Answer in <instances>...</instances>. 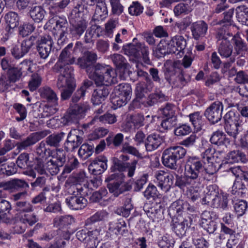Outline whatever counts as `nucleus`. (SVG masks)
Returning a JSON list of instances; mask_svg holds the SVG:
<instances>
[{
  "label": "nucleus",
  "mask_w": 248,
  "mask_h": 248,
  "mask_svg": "<svg viewBox=\"0 0 248 248\" xmlns=\"http://www.w3.org/2000/svg\"><path fill=\"white\" fill-rule=\"evenodd\" d=\"M97 55L91 51H86L83 55L78 58L77 64L81 69L89 74V77L93 79L96 85L113 83L115 72L112 67L108 65L96 63Z\"/></svg>",
  "instance_id": "f257e3e1"
},
{
  "label": "nucleus",
  "mask_w": 248,
  "mask_h": 248,
  "mask_svg": "<svg viewBox=\"0 0 248 248\" xmlns=\"http://www.w3.org/2000/svg\"><path fill=\"white\" fill-rule=\"evenodd\" d=\"M202 169V164L197 159L188 158L185 166L184 175H176L175 186L184 190L191 186L201 185L200 172Z\"/></svg>",
  "instance_id": "f03ea898"
},
{
  "label": "nucleus",
  "mask_w": 248,
  "mask_h": 248,
  "mask_svg": "<svg viewBox=\"0 0 248 248\" xmlns=\"http://www.w3.org/2000/svg\"><path fill=\"white\" fill-rule=\"evenodd\" d=\"M15 210L17 212L14 217L16 221L20 220L24 224H28L32 226L39 220L34 213L30 214L33 210V206L27 201L16 202L15 203Z\"/></svg>",
  "instance_id": "7ed1b4c3"
},
{
  "label": "nucleus",
  "mask_w": 248,
  "mask_h": 248,
  "mask_svg": "<svg viewBox=\"0 0 248 248\" xmlns=\"http://www.w3.org/2000/svg\"><path fill=\"white\" fill-rule=\"evenodd\" d=\"M186 153V149L182 146L170 147L165 149L162 153V163L167 168L176 170L178 167L177 161L183 158Z\"/></svg>",
  "instance_id": "20e7f679"
},
{
  "label": "nucleus",
  "mask_w": 248,
  "mask_h": 248,
  "mask_svg": "<svg viewBox=\"0 0 248 248\" xmlns=\"http://www.w3.org/2000/svg\"><path fill=\"white\" fill-rule=\"evenodd\" d=\"M125 175L123 173L118 172L108 176L105 181L108 183L107 187L109 191L115 197L128 190L125 182Z\"/></svg>",
  "instance_id": "39448f33"
},
{
  "label": "nucleus",
  "mask_w": 248,
  "mask_h": 248,
  "mask_svg": "<svg viewBox=\"0 0 248 248\" xmlns=\"http://www.w3.org/2000/svg\"><path fill=\"white\" fill-rule=\"evenodd\" d=\"M50 157L51 158L46 163L45 167L46 171L51 175H56L66 161V152L62 149H57Z\"/></svg>",
  "instance_id": "423d86ee"
},
{
  "label": "nucleus",
  "mask_w": 248,
  "mask_h": 248,
  "mask_svg": "<svg viewBox=\"0 0 248 248\" xmlns=\"http://www.w3.org/2000/svg\"><path fill=\"white\" fill-rule=\"evenodd\" d=\"M112 165L110 168L111 171L115 172L118 170L119 172L123 173V171L126 170L128 177H132L134 175L136 169L141 164V162L137 159H133L130 162L124 163L115 157L112 158Z\"/></svg>",
  "instance_id": "0eeeda50"
},
{
  "label": "nucleus",
  "mask_w": 248,
  "mask_h": 248,
  "mask_svg": "<svg viewBox=\"0 0 248 248\" xmlns=\"http://www.w3.org/2000/svg\"><path fill=\"white\" fill-rule=\"evenodd\" d=\"M116 97L112 99V103L117 107H121L127 104L131 99L132 88L129 84L123 83L115 88Z\"/></svg>",
  "instance_id": "6e6552de"
},
{
  "label": "nucleus",
  "mask_w": 248,
  "mask_h": 248,
  "mask_svg": "<svg viewBox=\"0 0 248 248\" xmlns=\"http://www.w3.org/2000/svg\"><path fill=\"white\" fill-rule=\"evenodd\" d=\"M165 77L169 84L174 88H182L191 80L190 76L186 75L184 70H181L177 75L174 70H167Z\"/></svg>",
  "instance_id": "1a4fd4ad"
},
{
  "label": "nucleus",
  "mask_w": 248,
  "mask_h": 248,
  "mask_svg": "<svg viewBox=\"0 0 248 248\" xmlns=\"http://www.w3.org/2000/svg\"><path fill=\"white\" fill-rule=\"evenodd\" d=\"M101 229L100 227L95 230H89L86 228L77 232V238L86 244L87 248H96L97 246V238Z\"/></svg>",
  "instance_id": "9d476101"
},
{
  "label": "nucleus",
  "mask_w": 248,
  "mask_h": 248,
  "mask_svg": "<svg viewBox=\"0 0 248 248\" xmlns=\"http://www.w3.org/2000/svg\"><path fill=\"white\" fill-rule=\"evenodd\" d=\"M239 115H236L233 111H230L224 117L225 121V130L226 133L236 139L237 135L241 131L240 126L238 122Z\"/></svg>",
  "instance_id": "9b49d317"
},
{
  "label": "nucleus",
  "mask_w": 248,
  "mask_h": 248,
  "mask_svg": "<svg viewBox=\"0 0 248 248\" xmlns=\"http://www.w3.org/2000/svg\"><path fill=\"white\" fill-rule=\"evenodd\" d=\"M54 46L53 39L49 35L41 36L36 41L38 56L42 60L46 59L50 54Z\"/></svg>",
  "instance_id": "f8f14e48"
},
{
  "label": "nucleus",
  "mask_w": 248,
  "mask_h": 248,
  "mask_svg": "<svg viewBox=\"0 0 248 248\" xmlns=\"http://www.w3.org/2000/svg\"><path fill=\"white\" fill-rule=\"evenodd\" d=\"M136 72L138 77L142 78L145 80L144 82L138 83L136 89L137 97L141 98L144 96L145 93L150 92L153 89L154 83L147 72L141 69H138Z\"/></svg>",
  "instance_id": "ddd939ff"
},
{
  "label": "nucleus",
  "mask_w": 248,
  "mask_h": 248,
  "mask_svg": "<svg viewBox=\"0 0 248 248\" xmlns=\"http://www.w3.org/2000/svg\"><path fill=\"white\" fill-rule=\"evenodd\" d=\"M223 110L222 103L219 101H216L207 108L204 115L211 123L215 124L221 120Z\"/></svg>",
  "instance_id": "4468645a"
},
{
  "label": "nucleus",
  "mask_w": 248,
  "mask_h": 248,
  "mask_svg": "<svg viewBox=\"0 0 248 248\" xmlns=\"http://www.w3.org/2000/svg\"><path fill=\"white\" fill-rule=\"evenodd\" d=\"M35 40L36 37L32 35L29 39L24 40L20 46L15 45L10 50L12 56L16 60L23 57L34 45Z\"/></svg>",
  "instance_id": "2eb2a0df"
},
{
  "label": "nucleus",
  "mask_w": 248,
  "mask_h": 248,
  "mask_svg": "<svg viewBox=\"0 0 248 248\" xmlns=\"http://www.w3.org/2000/svg\"><path fill=\"white\" fill-rule=\"evenodd\" d=\"M217 51L222 58H229V61L224 63L225 68H229L236 60V56L233 52V46L229 41H221L218 46Z\"/></svg>",
  "instance_id": "dca6fc26"
},
{
  "label": "nucleus",
  "mask_w": 248,
  "mask_h": 248,
  "mask_svg": "<svg viewBox=\"0 0 248 248\" xmlns=\"http://www.w3.org/2000/svg\"><path fill=\"white\" fill-rule=\"evenodd\" d=\"M89 109V107L87 105L78 106L67 112L62 118L61 122L64 125L77 123L82 114Z\"/></svg>",
  "instance_id": "f3484780"
},
{
  "label": "nucleus",
  "mask_w": 248,
  "mask_h": 248,
  "mask_svg": "<svg viewBox=\"0 0 248 248\" xmlns=\"http://www.w3.org/2000/svg\"><path fill=\"white\" fill-rule=\"evenodd\" d=\"M80 131L74 129L70 131L64 143V149L67 152H73L78 148L83 142V138L80 135Z\"/></svg>",
  "instance_id": "a211bd4d"
},
{
  "label": "nucleus",
  "mask_w": 248,
  "mask_h": 248,
  "mask_svg": "<svg viewBox=\"0 0 248 248\" xmlns=\"http://www.w3.org/2000/svg\"><path fill=\"white\" fill-rule=\"evenodd\" d=\"M49 132L47 131H39L31 134L23 141L18 142L17 147L19 150H26L35 144L38 141L46 137Z\"/></svg>",
  "instance_id": "6ab92c4d"
},
{
  "label": "nucleus",
  "mask_w": 248,
  "mask_h": 248,
  "mask_svg": "<svg viewBox=\"0 0 248 248\" xmlns=\"http://www.w3.org/2000/svg\"><path fill=\"white\" fill-rule=\"evenodd\" d=\"M155 176L161 190L165 192L168 191L173 184V176L163 170H159L155 172Z\"/></svg>",
  "instance_id": "aec40b11"
},
{
  "label": "nucleus",
  "mask_w": 248,
  "mask_h": 248,
  "mask_svg": "<svg viewBox=\"0 0 248 248\" xmlns=\"http://www.w3.org/2000/svg\"><path fill=\"white\" fill-rule=\"evenodd\" d=\"M213 212L205 211L201 215L200 225L209 234L213 233L217 228V223L213 218Z\"/></svg>",
  "instance_id": "412c9836"
},
{
  "label": "nucleus",
  "mask_w": 248,
  "mask_h": 248,
  "mask_svg": "<svg viewBox=\"0 0 248 248\" xmlns=\"http://www.w3.org/2000/svg\"><path fill=\"white\" fill-rule=\"evenodd\" d=\"M75 16H70V22L71 25L70 33L76 38L79 37L85 31L87 27L88 22L84 19H77Z\"/></svg>",
  "instance_id": "4be33fe9"
},
{
  "label": "nucleus",
  "mask_w": 248,
  "mask_h": 248,
  "mask_svg": "<svg viewBox=\"0 0 248 248\" xmlns=\"http://www.w3.org/2000/svg\"><path fill=\"white\" fill-rule=\"evenodd\" d=\"M114 78V77L113 78ZM113 83H114V78H113ZM112 84V83H111ZM109 84H102L99 86V87L94 90L91 101L93 105H98L102 103L107 97L109 93V87L107 85ZM111 84V83L110 84Z\"/></svg>",
  "instance_id": "5701e85b"
},
{
  "label": "nucleus",
  "mask_w": 248,
  "mask_h": 248,
  "mask_svg": "<svg viewBox=\"0 0 248 248\" xmlns=\"http://www.w3.org/2000/svg\"><path fill=\"white\" fill-rule=\"evenodd\" d=\"M177 49L175 46L173 45V41L161 40L155 51L156 57L160 58L166 54H175L176 55Z\"/></svg>",
  "instance_id": "b1692460"
},
{
  "label": "nucleus",
  "mask_w": 248,
  "mask_h": 248,
  "mask_svg": "<svg viewBox=\"0 0 248 248\" xmlns=\"http://www.w3.org/2000/svg\"><path fill=\"white\" fill-rule=\"evenodd\" d=\"M11 205L10 202L6 200L0 201V222L6 224L15 223L16 219L10 213Z\"/></svg>",
  "instance_id": "393cba45"
},
{
  "label": "nucleus",
  "mask_w": 248,
  "mask_h": 248,
  "mask_svg": "<svg viewBox=\"0 0 248 248\" xmlns=\"http://www.w3.org/2000/svg\"><path fill=\"white\" fill-rule=\"evenodd\" d=\"M66 203L72 210H80L85 207L87 204V200L83 196L77 195L75 191H73L72 196L66 199Z\"/></svg>",
  "instance_id": "a878e982"
},
{
  "label": "nucleus",
  "mask_w": 248,
  "mask_h": 248,
  "mask_svg": "<svg viewBox=\"0 0 248 248\" xmlns=\"http://www.w3.org/2000/svg\"><path fill=\"white\" fill-rule=\"evenodd\" d=\"M208 29V24L203 20L193 22L190 27L193 38L196 40L204 37Z\"/></svg>",
  "instance_id": "bb28decb"
},
{
  "label": "nucleus",
  "mask_w": 248,
  "mask_h": 248,
  "mask_svg": "<svg viewBox=\"0 0 248 248\" xmlns=\"http://www.w3.org/2000/svg\"><path fill=\"white\" fill-rule=\"evenodd\" d=\"M108 160L104 156H99L94 159L89 166V169L94 175H98L107 170Z\"/></svg>",
  "instance_id": "cd10ccee"
},
{
  "label": "nucleus",
  "mask_w": 248,
  "mask_h": 248,
  "mask_svg": "<svg viewBox=\"0 0 248 248\" xmlns=\"http://www.w3.org/2000/svg\"><path fill=\"white\" fill-rule=\"evenodd\" d=\"M164 142L162 136L157 133L149 135L146 138L145 146L147 151L151 152L157 149Z\"/></svg>",
  "instance_id": "c85d7f7f"
},
{
  "label": "nucleus",
  "mask_w": 248,
  "mask_h": 248,
  "mask_svg": "<svg viewBox=\"0 0 248 248\" xmlns=\"http://www.w3.org/2000/svg\"><path fill=\"white\" fill-rule=\"evenodd\" d=\"M73 43L69 44L62 51L59 57V62L60 64H72L75 62V59L72 55Z\"/></svg>",
  "instance_id": "c756f323"
},
{
  "label": "nucleus",
  "mask_w": 248,
  "mask_h": 248,
  "mask_svg": "<svg viewBox=\"0 0 248 248\" xmlns=\"http://www.w3.org/2000/svg\"><path fill=\"white\" fill-rule=\"evenodd\" d=\"M108 215V213L104 210L99 211L85 220L84 226L89 230H93L95 223L104 220L107 217Z\"/></svg>",
  "instance_id": "7c9ffc66"
},
{
  "label": "nucleus",
  "mask_w": 248,
  "mask_h": 248,
  "mask_svg": "<svg viewBox=\"0 0 248 248\" xmlns=\"http://www.w3.org/2000/svg\"><path fill=\"white\" fill-rule=\"evenodd\" d=\"M195 2V0H190L189 2L177 4L173 9L175 16H178L181 15L188 14L192 11Z\"/></svg>",
  "instance_id": "2f4dec72"
},
{
  "label": "nucleus",
  "mask_w": 248,
  "mask_h": 248,
  "mask_svg": "<svg viewBox=\"0 0 248 248\" xmlns=\"http://www.w3.org/2000/svg\"><path fill=\"white\" fill-rule=\"evenodd\" d=\"M74 222V218L70 215L56 216L53 220V224L58 229L66 228Z\"/></svg>",
  "instance_id": "473e14b6"
},
{
  "label": "nucleus",
  "mask_w": 248,
  "mask_h": 248,
  "mask_svg": "<svg viewBox=\"0 0 248 248\" xmlns=\"http://www.w3.org/2000/svg\"><path fill=\"white\" fill-rule=\"evenodd\" d=\"M123 50L125 55L133 57L134 59H133L132 61L135 62H139L141 58V54L139 52V43L136 45L132 44L124 45L123 46ZM130 60L132 61L131 59Z\"/></svg>",
  "instance_id": "72a5a7b5"
},
{
  "label": "nucleus",
  "mask_w": 248,
  "mask_h": 248,
  "mask_svg": "<svg viewBox=\"0 0 248 248\" xmlns=\"http://www.w3.org/2000/svg\"><path fill=\"white\" fill-rule=\"evenodd\" d=\"M192 220L190 218H184L181 222L176 221L172 225V229L178 236L184 235L188 227H190Z\"/></svg>",
  "instance_id": "f704fd0d"
},
{
  "label": "nucleus",
  "mask_w": 248,
  "mask_h": 248,
  "mask_svg": "<svg viewBox=\"0 0 248 248\" xmlns=\"http://www.w3.org/2000/svg\"><path fill=\"white\" fill-rule=\"evenodd\" d=\"M232 44L234 48V54L236 57L238 55L242 56L243 53L248 49L247 45L244 40L238 35L233 36Z\"/></svg>",
  "instance_id": "c9c22d12"
},
{
  "label": "nucleus",
  "mask_w": 248,
  "mask_h": 248,
  "mask_svg": "<svg viewBox=\"0 0 248 248\" xmlns=\"http://www.w3.org/2000/svg\"><path fill=\"white\" fill-rule=\"evenodd\" d=\"M226 159L228 163H233L239 162L245 163L247 161L245 154L239 150L230 152L227 155Z\"/></svg>",
  "instance_id": "e433bc0d"
},
{
  "label": "nucleus",
  "mask_w": 248,
  "mask_h": 248,
  "mask_svg": "<svg viewBox=\"0 0 248 248\" xmlns=\"http://www.w3.org/2000/svg\"><path fill=\"white\" fill-rule=\"evenodd\" d=\"M114 65L118 69H126L129 66L126 59L121 54L115 53L109 56Z\"/></svg>",
  "instance_id": "4c0bfd02"
},
{
  "label": "nucleus",
  "mask_w": 248,
  "mask_h": 248,
  "mask_svg": "<svg viewBox=\"0 0 248 248\" xmlns=\"http://www.w3.org/2000/svg\"><path fill=\"white\" fill-rule=\"evenodd\" d=\"M248 186L247 182H243L240 178H237L232 186V193L233 195H237L245 194L247 191Z\"/></svg>",
  "instance_id": "58836bf2"
},
{
  "label": "nucleus",
  "mask_w": 248,
  "mask_h": 248,
  "mask_svg": "<svg viewBox=\"0 0 248 248\" xmlns=\"http://www.w3.org/2000/svg\"><path fill=\"white\" fill-rule=\"evenodd\" d=\"M185 202H186L182 200L173 202L169 208V213L174 216L182 215L184 213Z\"/></svg>",
  "instance_id": "ea45409f"
},
{
  "label": "nucleus",
  "mask_w": 248,
  "mask_h": 248,
  "mask_svg": "<svg viewBox=\"0 0 248 248\" xmlns=\"http://www.w3.org/2000/svg\"><path fill=\"white\" fill-rule=\"evenodd\" d=\"M65 133L61 132L57 134H53L48 136L46 139V143L51 147H58L63 139Z\"/></svg>",
  "instance_id": "a19ab883"
},
{
  "label": "nucleus",
  "mask_w": 248,
  "mask_h": 248,
  "mask_svg": "<svg viewBox=\"0 0 248 248\" xmlns=\"http://www.w3.org/2000/svg\"><path fill=\"white\" fill-rule=\"evenodd\" d=\"M83 0H78L77 4L75 6L74 9L71 13L70 16L78 17L79 16V14L82 13L83 15L87 14L89 13L88 7L87 4Z\"/></svg>",
  "instance_id": "79ce46f5"
},
{
  "label": "nucleus",
  "mask_w": 248,
  "mask_h": 248,
  "mask_svg": "<svg viewBox=\"0 0 248 248\" xmlns=\"http://www.w3.org/2000/svg\"><path fill=\"white\" fill-rule=\"evenodd\" d=\"M236 15L239 22L248 26V8L247 7L244 5L237 7Z\"/></svg>",
  "instance_id": "37998d69"
},
{
  "label": "nucleus",
  "mask_w": 248,
  "mask_h": 248,
  "mask_svg": "<svg viewBox=\"0 0 248 248\" xmlns=\"http://www.w3.org/2000/svg\"><path fill=\"white\" fill-rule=\"evenodd\" d=\"M108 14L107 5L105 0H100L96 6L93 16L97 19H101L106 17Z\"/></svg>",
  "instance_id": "c03bdc74"
},
{
  "label": "nucleus",
  "mask_w": 248,
  "mask_h": 248,
  "mask_svg": "<svg viewBox=\"0 0 248 248\" xmlns=\"http://www.w3.org/2000/svg\"><path fill=\"white\" fill-rule=\"evenodd\" d=\"M188 116L193 126L198 130L201 129L202 125L204 124V120L201 112H194L190 114Z\"/></svg>",
  "instance_id": "a18cd8bd"
},
{
  "label": "nucleus",
  "mask_w": 248,
  "mask_h": 248,
  "mask_svg": "<svg viewBox=\"0 0 248 248\" xmlns=\"http://www.w3.org/2000/svg\"><path fill=\"white\" fill-rule=\"evenodd\" d=\"M171 41H173V45L175 46L177 49L176 55L181 56V53L183 54V50L186 45V39L181 35H176L172 38Z\"/></svg>",
  "instance_id": "49530a36"
},
{
  "label": "nucleus",
  "mask_w": 248,
  "mask_h": 248,
  "mask_svg": "<svg viewBox=\"0 0 248 248\" xmlns=\"http://www.w3.org/2000/svg\"><path fill=\"white\" fill-rule=\"evenodd\" d=\"M210 141L212 144L218 146L229 142V140L226 138V135L220 131H217L213 134L210 138Z\"/></svg>",
  "instance_id": "de8ad7c7"
},
{
  "label": "nucleus",
  "mask_w": 248,
  "mask_h": 248,
  "mask_svg": "<svg viewBox=\"0 0 248 248\" xmlns=\"http://www.w3.org/2000/svg\"><path fill=\"white\" fill-rule=\"evenodd\" d=\"M53 20L55 22V25L53 27L55 31H64L68 30V23L65 17L55 16Z\"/></svg>",
  "instance_id": "09e8293b"
},
{
  "label": "nucleus",
  "mask_w": 248,
  "mask_h": 248,
  "mask_svg": "<svg viewBox=\"0 0 248 248\" xmlns=\"http://www.w3.org/2000/svg\"><path fill=\"white\" fill-rule=\"evenodd\" d=\"M176 109L177 108L174 104L167 103L159 109V111L163 117H177Z\"/></svg>",
  "instance_id": "8fccbe9b"
},
{
  "label": "nucleus",
  "mask_w": 248,
  "mask_h": 248,
  "mask_svg": "<svg viewBox=\"0 0 248 248\" xmlns=\"http://www.w3.org/2000/svg\"><path fill=\"white\" fill-rule=\"evenodd\" d=\"M228 203V195L227 194H219L215 198L213 208L225 210L227 208Z\"/></svg>",
  "instance_id": "3c124183"
},
{
  "label": "nucleus",
  "mask_w": 248,
  "mask_h": 248,
  "mask_svg": "<svg viewBox=\"0 0 248 248\" xmlns=\"http://www.w3.org/2000/svg\"><path fill=\"white\" fill-rule=\"evenodd\" d=\"M106 140L108 146L118 147L124 140V135L122 133H118L114 136L109 135L106 138Z\"/></svg>",
  "instance_id": "603ef678"
},
{
  "label": "nucleus",
  "mask_w": 248,
  "mask_h": 248,
  "mask_svg": "<svg viewBox=\"0 0 248 248\" xmlns=\"http://www.w3.org/2000/svg\"><path fill=\"white\" fill-rule=\"evenodd\" d=\"M46 12L41 6H35L30 12L31 18L36 22H41L45 17Z\"/></svg>",
  "instance_id": "864d4df0"
},
{
  "label": "nucleus",
  "mask_w": 248,
  "mask_h": 248,
  "mask_svg": "<svg viewBox=\"0 0 248 248\" xmlns=\"http://www.w3.org/2000/svg\"><path fill=\"white\" fill-rule=\"evenodd\" d=\"M44 96L47 100L48 103L52 105L57 106L58 105V98L55 92L49 87H46L43 90Z\"/></svg>",
  "instance_id": "5fc2aeb1"
},
{
  "label": "nucleus",
  "mask_w": 248,
  "mask_h": 248,
  "mask_svg": "<svg viewBox=\"0 0 248 248\" xmlns=\"http://www.w3.org/2000/svg\"><path fill=\"white\" fill-rule=\"evenodd\" d=\"M93 149V145L88 143L83 144L78 150V155L83 159H86L92 155Z\"/></svg>",
  "instance_id": "6e6d98bb"
},
{
  "label": "nucleus",
  "mask_w": 248,
  "mask_h": 248,
  "mask_svg": "<svg viewBox=\"0 0 248 248\" xmlns=\"http://www.w3.org/2000/svg\"><path fill=\"white\" fill-rule=\"evenodd\" d=\"M166 100L165 95L161 93H153L150 94L146 100L145 106H153L158 102H162Z\"/></svg>",
  "instance_id": "4d7b16f0"
},
{
  "label": "nucleus",
  "mask_w": 248,
  "mask_h": 248,
  "mask_svg": "<svg viewBox=\"0 0 248 248\" xmlns=\"http://www.w3.org/2000/svg\"><path fill=\"white\" fill-rule=\"evenodd\" d=\"M6 22L10 29H14L18 25L19 17L16 13L9 12L5 16Z\"/></svg>",
  "instance_id": "13d9d810"
},
{
  "label": "nucleus",
  "mask_w": 248,
  "mask_h": 248,
  "mask_svg": "<svg viewBox=\"0 0 248 248\" xmlns=\"http://www.w3.org/2000/svg\"><path fill=\"white\" fill-rule=\"evenodd\" d=\"M9 190H18L22 188H29V184L24 180L14 179L9 181Z\"/></svg>",
  "instance_id": "bf43d9fd"
},
{
  "label": "nucleus",
  "mask_w": 248,
  "mask_h": 248,
  "mask_svg": "<svg viewBox=\"0 0 248 248\" xmlns=\"http://www.w3.org/2000/svg\"><path fill=\"white\" fill-rule=\"evenodd\" d=\"M235 212L238 216L244 215L248 208L247 202L243 200H237L233 203Z\"/></svg>",
  "instance_id": "052dcab7"
},
{
  "label": "nucleus",
  "mask_w": 248,
  "mask_h": 248,
  "mask_svg": "<svg viewBox=\"0 0 248 248\" xmlns=\"http://www.w3.org/2000/svg\"><path fill=\"white\" fill-rule=\"evenodd\" d=\"M46 142L41 141L36 148V154L41 157L46 156H51L53 155V153L55 152V150H51L49 148H47L46 146Z\"/></svg>",
  "instance_id": "680f3d73"
},
{
  "label": "nucleus",
  "mask_w": 248,
  "mask_h": 248,
  "mask_svg": "<svg viewBox=\"0 0 248 248\" xmlns=\"http://www.w3.org/2000/svg\"><path fill=\"white\" fill-rule=\"evenodd\" d=\"M165 119L162 120L160 125L165 130H168L172 128L176 125L177 117H164Z\"/></svg>",
  "instance_id": "e2e57ef3"
},
{
  "label": "nucleus",
  "mask_w": 248,
  "mask_h": 248,
  "mask_svg": "<svg viewBox=\"0 0 248 248\" xmlns=\"http://www.w3.org/2000/svg\"><path fill=\"white\" fill-rule=\"evenodd\" d=\"M121 151L123 153L131 154L138 158H142V154L135 147L130 145L128 143H125L123 145Z\"/></svg>",
  "instance_id": "0e129e2a"
},
{
  "label": "nucleus",
  "mask_w": 248,
  "mask_h": 248,
  "mask_svg": "<svg viewBox=\"0 0 248 248\" xmlns=\"http://www.w3.org/2000/svg\"><path fill=\"white\" fill-rule=\"evenodd\" d=\"M17 172V169L14 163L11 162L8 164H3L1 166L0 173L10 176L15 174Z\"/></svg>",
  "instance_id": "69168bd1"
},
{
  "label": "nucleus",
  "mask_w": 248,
  "mask_h": 248,
  "mask_svg": "<svg viewBox=\"0 0 248 248\" xmlns=\"http://www.w3.org/2000/svg\"><path fill=\"white\" fill-rule=\"evenodd\" d=\"M74 84H75L74 79L68 78L64 77V76L60 75L57 82V87L59 89H61Z\"/></svg>",
  "instance_id": "338daca9"
},
{
  "label": "nucleus",
  "mask_w": 248,
  "mask_h": 248,
  "mask_svg": "<svg viewBox=\"0 0 248 248\" xmlns=\"http://www.w3.org/2000/svg\"><path fill=\"white\" fill-rule=\"evenodd\" d=\"M70 65L60 64L59 69L60 75L64 76V77L68 78L74 79L73 77L74 69Z\"/></svg>",
  "instance_id": "774afa93"
}]
</instances>
